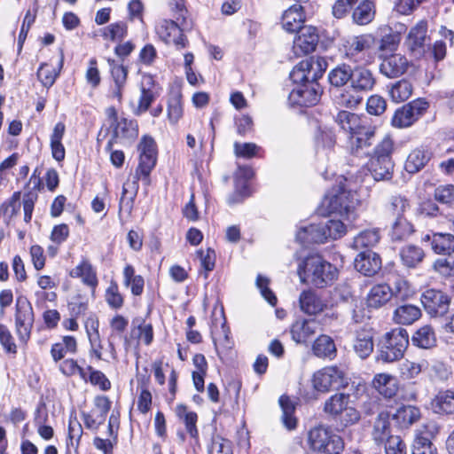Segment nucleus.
Returning a JSON list of instances; mask_svg holds the SVG:
<instances>
[{"instance_id":"f257e3e1","label":"nucleus","mask_w":454,"mask_h":454,"mask_svg":"<svg viewBox=\"0 0 454 454\" xmlns=\"http://www.w3.org/2000/svg\"><path fill=\"white\" fill-rule=\"evenodd\" d=\"M300 281L316 288L332 286L339 276L337 267L318 254H309L298 264Z\"/></svg>"},{"instance_id":"f03ea898","label":"nucleus","mask_w":454,"mask_h":454,"mask_svg":"<svg viewBox=\"0 0 454 454\" xmlns=\"http://www.w3.org/2000/svg\"><path fill=\"white\" fill-rule=\"evenodd\" d=\"M409 345L406 329L398 327L384 333L376 343L375 361L383 364L401 360Z\"/></svg>"},{"instance_id":"7ed1b4c3","label":"nucleus","mask_w":454,"mask_h":454,"mask_svg":"<svg viewBox=\"0 0 454 454\" xmlns=\"http://www.w3.org/2000/svg\"><path fill=\"white\" fill-rule=\"evenodd\" d=\"M376 84V78L372 72L364 67H352V78H350V88L355 93L368 92L372 90ZM362 102V98L357 94L349 92L341 93L338 103L348 107L354 108Z\"/></svg>"},{"instance_id":"20e7f679","label":"nucleus","mask_w":454,"mask_h":454,"mask_svg":"<svg viewBox=\"0 0 454 454\" xmlns=\"http://www.w3.org/2000/svg\"><path fill=\"white\" fill-rule=\"evenodd\" d=\"M328 67L325 58L311 56L299 62L290 73V79L297 86L320 79Z\"/></svg>"},{"instance_id":"39448f33","label":"nucleus","mask_w":454,"mask_h":454,"mask_svg":"<svg viewBox=\"0 0 454 454\" xmlns=\"http://www.w3.org/2000/svg\"><path fill=\"white\" fill-rule=\"evenodd\" d=\"M313 387L322 393L344 388L348 379L344 370L336 365L326 366L316 372L312 377Z\"/></svg>"},{"instance_id":"423d86ee","label":"nucleus","mask_w":454,"mask_h":454,"mask_svg":"<svg viewBox=\"0 0 454 454\" xmlns=\"http://www.w3.org/2000/svg\"><path fill=\"white\" fill-rule=\"evenodd\" d=\"M356 193L347 190L341 183L333 188L331 193L325 196V202L328 203L329 213H337L340 216H345L348 220L354 218L356 207Z\"/></svg>"},{"instance_id":"0eeeda50","label":"nucleus","mask_w":454,"mask_h":454,"mask_svg":"<svg viewBox=\"0 0 454 454\" xmlns=\"http://www.w3.org/2000/svg\"><path fill=\"white\" fill-rule=\"evenodd\" d=\"M428 106V102L421 98L407 103L395 111L391 125L398 129L410 127L426 113Z\"/></svg>"},{"instance_id":"6e6552de","label":"nucleus","mask_w":454,"mask_h":454,"mask_svg":"<svg viewBox=\"0 0 454 454\" xmlns=\"http://www.w3.org/2000/svg\"><path fill=\"white\" fill-rule=\"evenodd\" d=\"M34 321L35 315L28 299L23 295L17 297L15 304V327L20 341L26 343L29 340Z\"/></svg>"},{"instance_id":"1a4fd4ad","label":"nucleus","mask_w":454,"mask_h":454,"mask_svg":"<svg viewBox=\"0 0 454 454\" xmlns=\"http://www.w3.org/2000/svg\"><path fill=\"white\" fill-rule=\"evenodd\" d=\"M322 91L317 81L303 82L292 90L288 101L292 106L311 107L319 102Z\"/></svg>"},{"instance_id":"9d476101","label":"nucleus","mask_w":454,"mask_h":454,"mask_svg":"<svg viewBox=\"0 0 454 454\" xmlns=\"http://www.w3.org/2000/svg\"><path fill=\"white\" fill-rule=\"evenodd\" d=\"M420 301L431 317H440L449 311L450 297L442 290L431 288L422 293Z\"/></svg>"},{"instance_id":"9b49d317","label":"nucleus","mask_w":454,"mask_h":454,"mask_svg":"<svg viewBox=\"0 0 454 454\" xmlns=\"http://www.w3.org/2000/svg\"><path fill=\"white\" fill-rule=\"evenodd\" d=\"M138 151L140 152L139 163L136 169V176L139 174L148 180L153 168L157 161V146L154 139L150 136H144L138 144Z\"/></svg>"},{"instance_id":"f8f14e48","label":"nucleus","mask_w":454,"mask_h":454,"mask_svg":"<svg viewBox=\"0 0 454 454\" xmlns=\"http://www.w3.org/2000/svg\"><path fill=\"white\" fill-rule=\"evenodd\" d=\"M431 250L439 255L450 256L454 254V234L450 232L430 231L421 238Z\"/></svg>"},{"instance_id":"ddd939ff","label":"nucleus","mask_w":454,"mask_h":454,"mask_svg":"<svg viewBox=\"0 0 454 454\" xmlns=\"http://www.w3.org/2000/svg\"><path fill=\"white\" fill-rule=\"evenodd\" d=\"M354 264L357 271L368 277L377 274L382 267L380 254L371 249L360 252L356 255Z\"/></svg>"},{"instance_id":"4468645a","label":"nucleus","mask_w":454,"mask_h":454,"mask_svg":"<svg viewBox=\"0 0 454 454\" xmlns=\"http://www.w3.org/2000/svg\"><path fill=\"white\" fill-rule=\"evenodd\" d=\"M111 77L114 82L111 89V97L116 98L119 103L122 101V92L127 83L128 67L118 64L114 59H107Z\"/></svg>"},{"instance_id":"2eb2a0df","label":"nucleus","mask_w":454,"mask_h":454,"mask_svg":"<svg viewBox=\"0 0 454 454\" xmlns=\"http://www.w3.org/2000/svg\"><path fill=\"white\" fill-rule=\"evenodd\" d=\"M319 41L317 29L312 26H306L297 33L294 41V48L304 54H309L316 50Z\"/></svg>"},{"instance_id":"dca6fc26","label":"nucleus","mask_w":454,"mask_h":454,"mask_svg":"<svg viewBox=\"0 0 454 454\" xmlns=\"http://www.w3.org/2000/svg\"><path fill=\"white\" fill-rule=\"evenodd\" d=\"M138 135V125L137 121L121 118L113 127V134L106 145V151H111L114 143L119 137L135 139Z\"/></svg>"},{"instance_id":"f3484780","label":"nucleus","mask_w":454,"mask_h":454,"mask_svg":"<svg viewBox=\"0 0 454 454\" xmlns=\"http://www.w3.org/2000/svg\"><path fill=\"white\" fill-rule=\"evenodd\" d=\"M172 5V3L170 4ZM172 11L175 20H165V30L167 35L170 36L172 32L186 31L192 28V22L187 20V10L184 7L183 0L176 1L173 4Z\"/></svg>"},{"instance_id":"a211bd4d","label":"nucleus","mask_w":454,"mask_h":454,"mask_svg":"<svg viewBox=\"0 0 454 454\" xmlns=\"http://www.w3.org/2000/svg\"><path fill=\"white\" fill-rule=\"evenodd\" d=\"M372 387L384 398L392 399L399 390L398 380L389 373H377L372 380Z\"/></svg>"},{"instance_id":"6ab92c4d","label":"nucleus","mask_w":454,"mask_h":454,"mask_svg":"<svg viewBox=\"0 0 454 454\" xmlns=\"http://www.w3.org/2000/svg\"><path fill=\"white\" fill-rule=\"evenodd\" d=\"M353 351L362 360L367 359L374 350L372 329H360L356 332L352 344Z\"/></svg>"},{"instance_id":"aec40b11","label":"nucleus","mask_w":454,"mask_h":454,"mask_svg":"<svg viewBox=\"0 0 454 454\" xmlns=\"http://www.w3.org/2000/svg\"><path fill=\"white\" fill-rule=\"evenodd\" d=\"M409 67L406 57L401 54H392L385 58L380 65V72L388 77L395 78L403 74Z\"/></svg>"},{"instance_id":"412c9836","label":"nucleus","mask_w":454,"mask_h":454,"mask_svg":"<svg viewBox=\"0 0 454 454\" xmlns=\"http://www.w3.org/2000/svg\"><path fill=\"white\" fill-rule=\"evenodd\" d=\"M427 22L420 20L411 29L407 36V46L415 56H421L425 51L426 41L427 39Z\"/></svg>"},{"instance_id":"4be33fe9","label":"nucleus","mask_w":454,"mask_h":454,"mask_svg":"<svg viewBox=\"0 0 454 454\" xmlns=\"http://www.w3.org/2000/svg\"><path fill=\"white\" fill-rule=\"evenodd\" d=\"M322 223H311L309 226L301 227L296 233V241L307 247L311 244H322L326 241Z\"/></svg>"},{"instance_id":"5701e85b","label":"nucleus","mask_w":454,"mask_h":454,"mask_svg":"<svg viewBox=\"0 0 454 454\" xmlns=\"http://www.w3.org/2000/svg\"><path fill=\"white\" fill-rule=\"evenodd\" d=\"M305 22V14L303 7L301 4L290 6L282 15V27L289 33H298L303 28Z\"/></svg>"},{"instance_id":"b1692460","label":"nucleus","mask_w":454,"mask_h":454,"mask_svg":"<svg viewBox=\"0 0 454 454\" xmlns=\"http://www.w3.org/2000/svg\"><path fill=\"white\" fill-rule=\"evenodd\" d=\"M421 315L419 307L406 301L398 302L393 312V321L397 325H409L419 320Z\"/></svg>"},{"instance_id":"393cba45","label":"nucleus","mask_w":454,"mask_h":454,"mask_svg":"<svg viewBox=\"0 0 454 454\" xmlns=\"http://www.w3.org/2000/svg\"><path fill=\"white\" fill-rule=\"evenodd\" d=\"M432 156V152L427 147L415 148L408 155L404 168L410 174H416L426 167Z\"/></svg>"},{"instance_id":"a878e982","label":"nucleus","mask_w":454,"mask_h":454,"mask_svg":"<svg viewBox=\"0 0 454 454\" xmlns=\"http://www.w3.org/2000/svg\"><path fill=\"white\" fill-rule=\"evenodd\" d=\"M434 413L441 416L454 414V391L440 390L430 403Z\"/></svg>"},{"instance_id":"bb28decb","label":"nucleus","mask_w":454,"mask_h":454,"mask_svg":"<svg viewBox=\"0 0 454 454\" xmlns=\"http://www.w3.org/2000/svg\"><path fill=\"white\" fill-rule=\"evenodd\" d=\"M393 298V293L388 284L374 285L366 297V304L371 309H380L388 303Z\"/></svg>"},{"instance_id":"cd10ccee","label":"nucleus","mask_w":454,"mask_h":454,"mask_svg":"<svg viewBox=\"0 0 454 454\" xmlns=\"http://www.w3.org/2000/svg\"><path fill=\"white\" fill-rule=\"evenodd\" d=\"M367 168L376 182H387L393 178L395 162L394 160H380L369 159Z\"/></svg>"},{"instance_id":"c85d7f7f","label":"nucleus","mask_w":454,"mask_h":454,"mask_svg":"<svg viewBox=\"0 0 454 454\" xmlns=\"http://www.w3.org/2000/svg\"><path fill=\"white\" fill-rule=\"evenodd\" d=\"M421 417L419 407L414 405H403L392 415V420L400 429H405L417 422Z\"/></svg>"},{"instance_id":"c756f323","label":"nucleus","mask_w":454,"mask_h":454,"mask_svg":"<svg viewBox=\"0 0 454 454\" xmlns=\"http://www.w3.org/2000/svg\"><path fill=\"white\" fill-rule=\"evenodd\" d=\"M69 275L72 278H81L82 283L92 289V293L95 292L98 285L97 271L92 264L86 259H83L74 268Z\"/></svg>"},{"instance_id":"7c9ffc66","label":"nucleus","mask_w":454,"mask_h":454,"mask_svg":"<svg viewBox=\"0 0 454 454\" xmlns=\"http://www.w3.org/2000/svg\"><path fill=\"white\" fill-rule=\"evenodd\" d=\"M299 303L301 311L308 315H317L324 310L325 303L313 290H304L300 294Z\"/></svg>"},{"instance_id":"2f4dec72","label":"nucleus","mask_w":454,"mask_h":454,"mask_svg":"<svg viewBox=\"0 0 454 454\" xmlns=\"http://www.w3.org/2000/svg\"><path fill=\"white\" fill-rule=\"evenodd\" d=\"M391 434L390 414L387 411L378 413L372 429V439L377 444L383 443Z\"/></svg>"},{"instance_id":"473e14b6","label":"nucleus","mask_w":454,"mask_h":454,"mask_svg":"<svg viewBox=\"0 0 454 454\" xmlns=\"http://www.w3.org/2000/svg\"><path fill=\"white\" fill-rule=\"evenodd\" d=\"M312 352L319 358L333 360L337 356V348L332 337L321 334L313 342Z\"/></svg>"},{"instance_id":"72a5a7b5","label":"nucleus","mask_w":454,"mask_h":454,"mask_svg":"<svg viewBox=\"0 0 454 454\" xmlns=\"http://www.w3.org/2000/svg\"><path fill=\"white\" fill-rule=\"evenodd\" d=\"M316 321L314 319H300L291 326L292 339L296 343H305L316 332Z\"/></svg>"},{"instance_id":"f704fd0d","label":"nucleus","mask_w":454,"mask_h":454,"mask_svg":"<svg viewBox=\"0 0 454 454\" xmlns=\"http://www.w3.org/2000/svg\"><path fill=\"white\" fill-rule=\"evenodd\" d=\"M376 13L374 2L371 0H363L354 8L352 12L353 22L359 26H364L371 23Z\"/></svg>"},{"instance_id":"c9c22d12","label":"nucleus","mask_w":454,"mask_h":454,"mask_svg":"<svg viewBox=\"0 0 454 454\" xmlns=\"http://www.w3.org/2000/svg\"><path fill=\"white\" fill-rule=\"evenodd\" d=\"M328 82L333 88L340 89L350 83L352 78V67L348 64H340L328 73Z\"/></svg>"},{"instance_id":"e433bc0d","label":"nucleus","mask_w":454,"mask_h":454,"mask_svg":"<svg viewBox=\"0 0 454 454\" xmlns=\"http://www.w3.org/2000/svg\"><path fill=\"white\" fill-rule=\"evenodd\" d=\"M400 258L407 268H416L425 257L424 250L416 245H406L400 250Z\"/></svg>"},{"instance_id":"4c0bfd02","label":"nucleus","mask_w":454,"mask_h":454,"mask_svg":"<svg viewBox=\"0 0 454 454\" xmlns=\"http://www.w3.org/2000/svg\"><path fill=\"white\" fill-rule=\"evenodd\" d=\"M349 402V395L344 393H336L331 395L324 405V411L333 418L336 419L341 414Z\"/></svg>"},{"instance_id":"58836bf2","label":"nucleus","mask_w":454,"mask_h":454,"mask_svg":"<svg viewBox=\"0 0 454 454\" xmlns=\"http://www.w3.org/2000/svg\"><path fill=\"white\" fill-rule=\"evenodd\" d=\"M64 64V52L63 50L60 49V59L59 63V70L56 71L54 68H49L47 63H42L36 72V75L38 80L41 82L43 86L46 88H51L59 74L61 68Z\"/></svg>"},{"instance_id":"ea45409f","label":"nucleus","mask_w":454,"mask_h":454,"mask_svg":"<svg viewBox=\"0 0 454 454\" xmlns=\"http://www.w3.org/2000/svg\"><path fill=\"white\" fill-rule=\"evenodd\" d=\"M412 344L421 348H430L436 345V337L431 325H424L418 329L411 337Z\"/></svg>"},{"instance_id":"a19ab883","label":"nucleus","mask_w":454,"mask_h":454,"mask_svg":"<svg viewBox=\"0 0 454 454\" xmlns=\"http://www.w3.org/2000/svg\"><path fill=\"white\" fill-rule=\"evenodd\" d=\"M414 232V225L404 216H399L392 224L390 236L392 240L401 241L408 239Z\"/></svg>"},{"instance_id":"79ce46f5","label":"nucleus","mask_w":454,"mask_h":454,"mask_svg":"<svg viewBox=\"0 0 454 454\" xmlns=\"http://www.w3.org/2000/svg\"><path fill=\"white\" fill-rule=\"evenodd\" d=\"M395 151V142L390 136H385L384 138L379 142L372 153L367 154L369 159H375L380 160H393L392 155Z\"/></svg>"},{"instance_id":"37998d69","label":"nucleus","mask_w":454,"mask_h":454,"mask_svg":"<svg viewBox=\"0 0 454 454\" xmlns=\"http://www.w3.org/2000/svg\"><path fill=\"white\" fill-rule=\"evenodd\" d=\"M279 405L282 410V422L288 430H293L297 426L294 417L295 406L288 395H283L279 397Z\"/></svg>"},{"instance_id":"c03bdc74","label":"nucleus","mask_w":454,"mask_h":454,"mask_svg":"<svg viewBox=\"0 0 454 454\" xmlns=\"http://www.w3.org/2000/svg\"><path fill=\"white\" fill-rule=\"evenodd\" d=\"M413 87L410 81L402 79L393 83L389 89V96L395 103L406 101L412 94Z\"/></svg>"},{"instance_id":"a18cd8bd","label":"nucleus","mask_w":454,"mask_h":454,"mask_svg":"<svg viewBox=\"0 0 454 454\" xmlns=\"http://www.w3.org/2000/svg\"><path fill=\"white\" fill-rule=\"evenodd\" d=\"M390 290L396 303L407 301L414 294L410 283L401 277L395 278L390 286Z\"/></svg>"},{"instance_id":"49530a36","label":"nucleus","mask_w":454,"mask_h":454,"mask_svg":"<svg viewBox=\"0 0 454 454\" xmlns=\"http://www.w3.org/2000/svg\"><path fill=\"white\" fill-rule=\"evenodd\" d=\"M364 121H365V116H359L348 111H340L335 117L338 125L349 134H352L357 125Z\"/></svg>"},{"instance_id":"de8ad7c7","label":"nucleus","mask_w":454,"mask_h":454,"mask_svg":"<svg viewBox=\"0 0 454 454\" xmlns=\"http://www.w3.org/2000/svg\"><path fill=\"white\" fill-rule=\"evenodd\" d=\"M183 116L182 94L180 91L171 92L168 99V117L172 124H176Z\"/></svg>"},{"instance_id":"09e8293b","label":"nucleus","mask_w":454,"mask_h":454,"mask_svg":"<svg viewBox=\"0 0 454 454\" xmlns=\"http://www.w3.org/2000/svg\"><path fill=\"white\" fill-rule=\"evenodd\" d=\"M372 37L368 35L355 36L345 45L348 56H355L371 47Z\"/></svg>"},{"instance_id":"8fccbe9b","label":"nucleus","mask_w":454,"mask_h":454,"mask_svg":"<svg viewBox=\"0 0 454 454\" xmlns=\"http://www.w3.org/2000/svg\"><path fill=\"white\" fill-rule=\"evenodd\" d=\"M176 415L185 425L186 430L191 437H196L198 435V429L196 427L198 416L194 411H188L187 407L184 404L176 406Z\"/></svg>"},{"instance_id":"3c124183","label":"nucleus","mask_w":454,"mask_h":454,"mask_svg":"<svg viewBox=\"0 0 454 454\" xmlns=\"http://www.w3.org/2000/svg\"><path fill=\"white\" fill-rule=\"evenodd\" d=\"M380 238L378 230H364L355 237L354 247L357 249H370L369 247H374L380 241Z\"/></svg>"},{"instance_id":"603ef678","label":"nucleus","mask_w":454,"mask_h":454,"mask_svg":"<svg viewBox=\"0 0 454 454\" xmlns=\"http://www.w3.org/2000/svg\"><path fill=\"white\" fill-rule=\"evenodd\" d=\"M208 454H233L232 442L219 434L212 436L210 443L207 445Z\"/></svg>"},{"instance_id":"864d4df0","label":"nucleus","mask_w":454,"mask_h":454,"mask_svg":"<svg viewBox=\"0 0 454 454\" xmlns=\"http://www.w3.org/2000/svg\"><path fill=\"white\" fill-rule=\"evenodd\" d=\"M332 433L331 430L324 427H317L312 428L309 432V442L310 447L317 451H320L326 442L329 440V435Z\"/></svg>"},{"instance_id":"5fc2aeb1","label":"nucleus","mask_w":454,"mask_h":454,"mask_svg":"<svg viewBox=\"0 0 454 454\" xmlns=\"http://www.w3.org/2000/svg\"><path fill=\"white\" fill-rule=\"evenodd\" d=\"M434 199L436 202L448 207H454V185L441 184L434 191Z\"/></svg>"},{"instance_id":"6e6d98bb","label":"nucleus","mask_w":454,"mask_h":454,"mask_svg":"<svg viewBox=\"0 0 454 454\" xmlns=\"http://www.w3.org/2000/svg\"><path fill=\"white\" fill-rule=\"evenodd\" d=\"M434 200L427 199L422 200L417 207V215L427 218H435L437 216H444L445 213Z\"/></svg>"},{"instance_id":"4d7b16f0","label":"nucleus","mask_w":454,"mask_h":454,"mask_svg":"<svg viewBox=\"0 0 454 454\" xmlns=\"http://www.w3.org/2000/svg\"><path fill=\"white\" fill-rule=\"evenodd\" d=\"M144 81L146 82V84L149 87H142L138 107L142 112H146L155 99L154 93L153 92L151 88L154 85V80L152 75L148 74L144 75Z\"/></svg>"},{"instance_id":"13d9d810","label":"nucleus","mask_w":454,"mask_h":454,"mask_svg":"<svg viewBox=\"0 0 454 454\" xmlns=\"http://www.w3.org/2000/svg\"><path fill=\"white\" fill-rule=\"evenodd\" d=\"M128 26L124 21L112 23L104 28L102 36L111 41H121L127 36Z\"/></svg>"},{"instance_id":"bf43d9fd","label":"nucleus","mask_w":454,"mask_h":454,"mask_svg":"<svg viewBox=\"0 0 454 454\" xmlns=\"http://www.w3.org/2000/svg\"><path fill=\"white\" fill-rule=\"evenodd\" d=\"M324 227L326 240L328 239H338L346 233V226L340 220L328 219L325 222H321Z\"/></svg>"},{"instance_id":"052dcab7","label":"nucleus","mask_w":454,"mask_h":454,"mask_svg":"<svg viewBox=\"0 0 454 454\" xmlns=\"http://www.w3.org/2000/svg\"><path fill=\"white\" fill-rule=\"evenodd\" d=\"M37 13V4H35V9L33 12L31 10H27L23 23L20 28V32L18 38V52L20 53L22 51L23 44L27 39V34L29 32V29L31 26L34 24Z\"/></svg>"},{"instance_id":"680f3d73","label":"nucleus","mask_w":454,"mask_h":454,"mask_svg":"<svg viewBox=\"0 0 454 454\" xmlns=\"http://www.w3.org/2000/svg\"><path fill=\"white\" fill-rule=\"evenodd\" d=\"M412 454H438L435 445L426 436L418 435L413 442Z\"/></svg>"},{"instance_id":"e2e57ef3","label":"nucleus","mask_w":454,"mask_h":454,"mask_svg":"<svg viewBox=\"0 0 454 454\" xmlns=\"http://www.w3.org/2000/svg\"><path fill=\"white\" fill-rule=\"evenodd\" d=\"M387 109L386 99L380 95H372L366 102V111L371 115L380 116Z\"/></svg>"},{"instance_id":"0e129e2a","label":"nucleus","mask_w":454,"mask_h":454,"mask_svg":"<svg viewBox=\"0 0 454 454\" xmlns=\"http://www.w3.org/2000/svg\"><path fill=\"white\" fill-rule=\"evenodd\" d=\"M106 301L112 309H118L122 307L123 297L119 292V287L116 282L111 281L107 287L106 291Z\"/></svg>"},{"instance_id":"69168bd1","label":"nucleus","mask_w":454,"mask_h":454,"mask_svg":"<svg viewBox=\"0 0 454 454\" xmlns=\"http://www.w3.org/2000/svg\"><path fill=\"white\" fill-rule=\"evenodd\" d=\"M374 140H367L366 138H362L359 137H348L349 144V151L351 154L356 156H362L363 154H368L364 152L365 149L371 147L373 144Z\"/></svg>"},{"instance_id":"338daca9","label":"nucleus","mask_w":454,"mask_h":454,"mask_svg":"<svg viewBox=\"0 0 454 454\" xmlns=\"http://www.w3.org/2000/svg\"><path fill=\"white\" fill-rule=\"evenodd\" d=\"M343 449L344 442L342 438L332 432L329 435V440L326 441L319 452L324 454H340Z\"/></svg>"},{"instance_id":"774afa93","label":"nucleus","mask_w":454,"mask_h":454,"mask_svg":"<svg viewBox=\"0 0 454 454\" xmlns=\"http://www.w3.org/2000/svg\"><path fill=\"white\" fill-rule=\"evenodd\" d=\"M383 443H385L386 454H407V446L398 435L388 438Z\"/></svg>"}]
</instances>
